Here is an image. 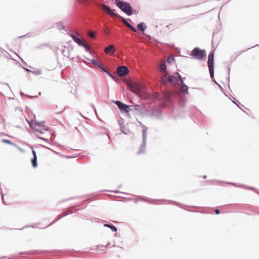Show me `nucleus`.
<instances>
[{
	"label": "nucleus",
	"instance_id": "obj_1",
	"mask_svg": "<svg viewBox=\"0 0 259 259\" xmlns=\"http://www.w3.org/2000/svg\"><path fill=\"white\" fill-rule=\"evenodd\" d=\"M128 86L132 92L138 95L141 98L148 99L149 97V95L146 94L142 91L143 86L140 83L135 82H128Z\"/></svg>",
	"mask_w": 259,
	"mask_h": 259
},
{
	"label": "nucleus",
	"instance_id": "obj_2",
	"mask_svg": "<svg viewBox=\"0 0 259 259\" xmlns=\"http://www.w3.org/2000/svg\"><path fill=\"white\" fill-rule=\"evenodd\" d=\"M117 6L127 15L132 14V7L130 4L126 2H122L120 0H115Z\"/></svg>",
	"mask_w": 259,
	"mask_h": 259
},
{
	"label": "nucleus",
	"instance_id": "obj_3",
	"mask_svg": "<svg viewBox=\"0 0 259 259\" xmlns=\"http://www.w3.org/2000/svg\"><path fill=\"white\" fill-rule=\"evenodd\" d=\"M190 55L196 59L201 60L206 57V53L205 50L195 48L191 51Z\"/></svg>",
	"mask_w": 259,
	"mask_h": 259
},
{
	"label": "nucleus",
	"instance_id": "obj_4",
	"mask_svg": "<svg viewBox=\"0 0 259 259\" xmlns=\"http://www.w3.org/2000/svg\"><path fill=\"white\" fill-rule=\"evenodd\" d=\"M213 59H214V53L211 52L209 53L208 58V66L210 75L211 78L213 77L214 72H213Z\"/></svg>",
	"mask_w": 259,
	"mask_h": 259
},
{
	"label": "nucleus",
	"instance_id": "obj_5",
	"mask_svg": "<svg viewBox=\"0 0 259 259\" xmlns=\"http://www.w3.org/2000/svg\"><path fill=\"white\" fill-rule=\"evenodd\" d=\"M180 79L181 82H183V79L181 77L180 74L178 73H175L172 75H170L168 77V82L174 84H176Z\"/></svg>",
	"mask_w": 259,
	"mask_h": 259
},
{
	"label": "nucleus",
	"instance_id": "obj_6",
	"mask_svg": "<svg viewBox=\"0 0 259 259\" xmlns=\"http://www.w3.org/2000/svg\"><path fill=\"white\" fill-rule=\"evenodd\" d=\"M115 103L122 112L128 113L130 111V106L125 105L119 101H116Z\"/></svg>",
	"mask_w": 259,
	"mask_h": 259
},
{
	"label": "nucleus",
	"instance_id": "obj_7",
	"mask_svg": "<svg viewBox=\"0 0 259 259\" xmlns=\"http://www.w3.org/2000/svg\"><path fill=\"white\" fill-rule=\"evenodd\" d=\"M128 69L125 66L119 67L117 70V73L119 76H123L128 73Z\"/></svg>",
	"mask_w": 259,
	"mask_h": 259
},
{
	"label": "nucleus",
	"instance_id": "obj_8",
	"mask_svg": "<svg viewBox=\"0 0 259 259\" xmlns=\"http://www.w3.org/2000/svg\"><path fill=\"white\" fill-rule=\"evenodd\" d=\"M70 36L72 38L74 41L76 42L78 45L81 46H83L87 49H89V46L87 45L84 44L79 38L77 37L76 36L74 35L73 34H71Z\"/></svg>",
	"mask_w": 259,
	"mask_h": 259
},
{
	"label": "nucleus",
	"instance_id": "obj_9",
	"mask_svg": "<svg viewBox=\"0 0 259 259\" xmlns=\"http://www.w3.org/2000/svg\"><path fill=\"white\" fill-rule=\"evenodd\" d=\"M102 9L105 11L108 15H110L112 17H115L117 16V15L114 13L112 10L110 9L107 6L105 5H102L101 6Z\"/></svg>",
	"mask_w": 259,
	"mask_h": 259
},
{
	"label": "nucleus",
	"instance_id": "obj_10",
	"mask_svg": "<svg viewBox=\"0 0 259 259\" xmlns=\"http://www.w3.org/2000/svg\"><path fill=\"white\" fill-rule=\"evenodd\" d=\"M161 83L163 84H165L166 81H168V77L169 76L167 72L161 73Z\"/></svg>",
	"mask_w": 259,
	"mask_h": 259
},
{
	"label": "nucleus",
	"instance_id": "obj_11",
	"mask_svg": "<svg viewBox=\"0 0 259 259\" xmlns=\"http://www.w3.org/2000/svg\"><path fill=\"white\" fill-rule=\"evenodd\" d=\"M104 52L106 54H110V53L113 54L115 52L114 46L112 45L108 46L105 48Z\"/></svg>",
	"mask_w": 259,
	"mask_h": 259
},
{
	"label": "nucleus",
	"instance_id": "obj_12",
	"mask_svg": "<svg viewBox=\"0 0 259 259\" xmlns=\"http://www.w3.org/2000/svg\"><path fill=\"white\" fill-rule=\"evenodd\" d=\"M145 144L144 142H143L142 144L141 145V147L139 148V149L137 151V154L138 155H141L145 153Z\"/></svg>",
	"mask_w": 259,
	"mask_h": 259
},
{
	"label": "nucleus",
	"instance_id": "obj_13",
	"mask_svg": "<svg viewBox=\"0 0 259 259\" xmlns=\"http://www.w3.org/2000/svg\"><path fill=\"white\" fill-rule=\"evenodd\" d=\"M171 93L169 91H165L163 93V98L165 101H170Z\"/></svg>",
	"mask_w": 259,
	"mask_h": 259
},
{
	"label": "nucleus",
	"instance_id": "obj_14",
	"mask_svg": "<svg viewBox=\"0 0 259 259\" xmlns=\"http://www.w3.org/2000/svg\"><path fill=\"white\" fill-rule=\"evenodd\" d=\"M32 153L33 154V158L31 160V162L33 166L35 168L37 166V163L36 161V154L34 150H32Z\"/></svg>",
	"mask_w": 259,
	"mask_h": 259
},
{
	"label": "nucleus",
	"instance_id": "obj_15",
	"mask_svg": "<svg viewBox=\"0 0 259 259\" xmlns=\"http://www.w3.org/2000/svg\"><path fill=\"white\" fill-rule=\"evenodd\" d=\"M121 19L122 20V22L127 26L130 29H131L134 32H136L137 30L136 28L133 27L129 23L127 22V21L124 19L123 18H121Z\"/></svg>",
	"mask_w": 259,
	"mask_h": 259
},
{
	"label": "nucleus",
	"instance_id": "obj_16",
	"mask_svg": "<svg viewBox=\"0 0 259 259\" xmlns=\"http://www.w3.org/2000/svg\"><path fill=\"white\" fill-rule=\"evenodd\" d=\"M159 70L161 73L166 72V65H165V62L163 60H162L160 62V66Z\"/></svg>",
	"mask_w": 259,
	"mask_h": 259
},
{
	"label": "nucleus",
	"instance_id": "obj_17",
	"mask_svg": "<svg viewBox=\"0 0 259 259\" xmlns=\"http://www.w3.org/2000/svg\"><path fill=\"white\" fill-rule=\"evenodd\" d=\"M91 62L95 65L99 67L101 69H102L104 72H106V70H105V68L102 66V65L98 62L97 61L95 60V59H92L91 60Z\"/></svg>",
	"mask_w": 259,
	"mask_h": 259
},
{
	"label": "nucleus",
	"instance_id": "obj_18",
	"mask_svg": "<svg viewBox=\"0 0 259 259\" xmlns=\"http://www.w3.org/2000/svg\"><path fill=\"white\" fill-rule=\"evenodd\" d=\"M147 28L146 26L144 25V23L142 22L137 26V29L141 31H144Z\"/></svg>",
	"mask_w": 259,
	"mask_h": 259
},
{
	"label": "nucleus",
	"instance_id": "obj_19",
	"mask_svg": "<svg viewBox=\"0 0 259 259\" xmlns=\"http://www.w3.org/2000/svg\"><path fill=\"white\" fill-rule=\"evenodd\" d=\"M188 90V86L186 85H185V84H183L181 88L180 91L181 92H183V93H187Z\"/></svg>",
	"mask_w": 259,
	"mask_h": 259
},
{
	"label": "nucleus",
	"instance_id": "obj_20",
	"mask_svg": "<svg viewBox=\"0 0 259 259\" xmlns=\"http://www.w3.org/2000/svg\"><path fill=\"white\" fill-rule=\"evenodd\" d=\"M105 226L109 227L113 232L117 231V228L114 226L109 225H105Z\"/></svg>",
	"mask_w": 259,
	"mask_h": 259
},
{
	"label": "nucleus",
	"instance_id": "obj_21",
	"mask_svg": "<svg viewBox=\"0 0 259 259\" xmlns=\"http://www.w3.org/2000/svg\"><path fill=\"white\" fill-rule=\"evenodd\" d=\"M88 34L91 38H94L95 37V33L93 31L89 32Z\"/></svg>",
	"mask_w": 259,
	"mask_h": 259
},
{
	"label": "nucleus",
	"instance_id": "obj_22",
	"mask_svg": "<svg viewBox=\"0 0 259 259\" xmlns=\"http://www.w3.org/2000/svg\"><path fill=\"white\" fill-rule=\"evenodd\" d=\"M153 97L155 99H159V94L157 93H154L152 95Z\"/></svg>",
	"mask_w": 259,
	"mask_h": 259
},
{
	"label": "nucleus",
	"instance_id": "obj_23",
	"mask_svg": "<svg viewBox=\"0 0 259 259\" xmlns=\"http://www.w3.org/2000/svg\"><path fill=\"white\" fill-rule=\"evenodd\" d=\"M39 125V124H36V125H35V130H36V131H38V132H40V133H42V132L40 130H39V129L38 128V127Z\"/></svg>",
	"mask_w": 259,
	"mask_h": 259
},
{
	"label": "nucleus",
	"instance_id": "obj_24",
	"mask_svg": "<svg viewBox=\"0 0 259 259\" xmlns=\"http://www.w3.org/2000/svg\"><path fill=\"white\" fill-rule=\"evenodd\" d=\"M3 142L4 143H7V144H11V142L10 141L8 140H3Z\"/></svg>",
	"mask_w": 259,
	"mask_h": 259
},
{
	"label": "nucleus",
	"instance_id": "obj_25",
	"mask_svg": "<svg viewBox=\"0 0 259 259\" xmlns=\"http://www.w3.org/2000/svg\"><path fill=\"white\" fill-rule=\"evenodd\" d=\"M78 1L80 3H85L87 2L89 0H78Z\"/></svg>",
	"mask_w": 259,
	"mask_h": 259
},
{
	"label": "nucleus",
	"instance_id": "obj_26",
	"mask_svg": "<svg viewBox=\"0 0 259 259\" xmlns=\"http://www.w3.org/2000/svg\"><path fill=\"white\" fill-rule=\"evenodd\" d=\"M108 244H107L106 246H107ZM104 249H102V250L103 251H106L107 249V246H102Z\"/></svg>",
	"mask_w": 259,
	"mask_h": 259
},
{
	"label": "nucleus",
	"instance_id": "obj_27",
	"mask_svg": "<svg viewBox=\"0 0 259 259\" xmlns=\"http://www.w3.org/2000/svg\"><path fill=\"white\" fill-rule=\"evenodd\" d=\"M215 212L217 214H219L220 213V210L219 209H217L215 210Z\"/></svg>",
	"mask_w": 259,
	"mask_h": 259
},
{
	"label": "nucleus",
	"instance_id": "obj_28",
	"mask_svg": "<svg viewBox=\"0 0 259 259\" xmlns=\"http://www.w3.org/2000/svg\"><path fill=\"white\" fill-rule=\"evenodd\" d=\"M171 58H168L167 59V62H168V63H170V62H171Z\"/></svg>",
	"mask_w": 259,
	"mask_h": 259
},
{
	"label": "nucleus",
	"instance_id": "obj_29",
	"mask_svg": "<svg viewBox=\"0 0 259 259\" xmlns=\"http://www.w3.org/2000/svg\"><path fill=\"white\" fill-rule=\"evenodd\" d=\"M139 107V105H138L135 106V108L136 109H137Z\"/></svg>",
	"mask_w": 259,
	"mask_h": 259
}]
</instances>
